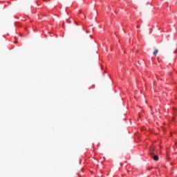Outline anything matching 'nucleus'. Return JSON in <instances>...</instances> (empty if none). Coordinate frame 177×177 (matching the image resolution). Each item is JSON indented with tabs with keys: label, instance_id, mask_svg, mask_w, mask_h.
<instances>
[{
	"label": "nucleus",
	"instance_id": "1",
	"mask_svg": "<svg viewBox=\"0 0 177 177\" xmlns=\"http://www.w3.org/2000/svg\"><path fill=\"white\" fill-rule=\"evenodd\" d=\"M153 159L154 160V161H158V160H159L158 156H157V155H153Z\"/></svg>",
	"mask_w": 177,
	"mask_h": 177
},
{
	"label": "nucleus",
	"instance_id": "2",
	"mask_svg": "<svg viewBox=\"0 0 177 177\" xmlns=\"http://www.w3.org/2000/svg\"><path fill=\"white\" fill-rule=\"evenodd\" d=\"M153 153H154V148H151L149 149V153L151 154V156H153Z\"/></svg>",
	"mask_w": 177,
	"mask_h": 177
},
{
	"label": "nucleus",
	"instance_id": "3",
	"mask_svg": "<svg viewBox=\"0 0 177 177\" xmlns=\"http://www.w3.org/2000/svg\"><path fill=\"white\" fill-rule=\"evenodd\" d=\"M157 53H158V50L156 49L153 52V55L157 56Z\"/></svg>",
	"mask_w": 177,
	"mask_h": 177
},
{
	"label": "nucleus",
	"instance_id": "5",
	"mask_svg": "<svg viewBox=\"0 0 177 177\" xmlns=\"http://www.w3.org/2000/svg\"><path fill=\"white\" fill-rule=\"evenodd\" d=\"M45 1V2H48V0H44Z\"/></svg>",
	"mask_w": 177,
	"mask_h": 177
},
{
	"label": "nucleus",
	"instance_id": "4",
	"mask_svg": "<svg viewBox=\"0 0 177 177\" xmlns=\"http://www.w3.org/2000/svg\"><path fill=\"white\" fill-rule=\"evenodd\" d=\"M140 26H137V28H140Z\"/></svg>",
	"mask_w": 177,
	"mask_h": 177
}]
</instances>
